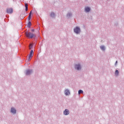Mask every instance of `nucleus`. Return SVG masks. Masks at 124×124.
Instances as JSON below:
<instances>
[{
    "instance_id": "nucleus-4",
    "label": "nucleus",
    "mask_w": 124,
    "mask_h": 124,
    "mask_svg": "<svg viewBox=\"0 0 124 124\" xmlns=\"http://www.w3.org/2000/svg\"><path fill=\"white\" fill-rule=\"evenodd\" d=\"M33 55V50H31L30 52V54L29 56V60H31V58L32 57Z\"/></svg>"
},
{
    "instance_id": "nucleus-9",
    "label": "nucleus",
    "mask_w": 124,
    "mask_h": 124,
    "mask_svg": "<svg viewBox=\"0 0 124 124\" xmlns=\"http://www.w3.org/2000/svg\"><path fill=\"white\" fill-rule=\"evenodd\" d=\"M31 72H32V71L31 70H28L26 71V75H30V74H31Z\"/></svg>"
},
{
    "instance_id": "nucleus-20",
    "label": "nucleus",
    "mask_w": 124,
    "mask_h": 124,
    "mask_svg": "<svg viewBox=\"0 0 124 124\" xmlns=\"http://www.w3.org/2000/svg\"><path fill=\"white\" fill-rule=\"evenodd\" d=\"M31 31H34V29L32 30Z\"/></svg>"
},
{
    "instance_id": "nucleus-14",
    "label": "nucleus",
    "mask_w": 124,
    "mask_h": 124,
    "mask_svg": "<svg viewBox=\"0 0 124 124\" xmlns=\"http://www.w3.org/2000/svg\"><path fill=\"white\" fill-rule=\"evenodd\" d=\"M100 48H101V50H103V51H104V50H105V47H104V46H101Z\"/></svg>"
},
{
    "instance_id": "nucleus-8",
    "label": "nucleus",
    "mask_w": 124,
    "mask_h": 124,
    "mask_svg": "<svg viewBox=\"0 0 124 124\" xmlns=\"http://www.w3.org/2000/svg\"><path fill=\"white\" fill-rule=\"evenodd\" d=\"M65 95H69V94H70V92H69V90H66L65 91Z\"/></svg>"
},
{
    "instance_id": "nucleus-19",
    "label": "nucleus",
    "mask_w": 124,
    "mask_h": 124,
    "mask_svg": "<svg viewBox=\"0 0 124 124\" xmlns=\"http://www.w3.org/2000/svg\"><path fill=\"white\" fill-rule=\"evenodd\" d=\"M70 15H71V14H67V16H70Z\"/></svg>"
},
{
    "instance_id": "nucleus-11",
    "label": "nucleus",
    "mask_w": 124,
    "mask_h": 124,
    "mask_svg": "<svg viewBox=\"0 0 124 124\" xmlns=\"http://www.w3.org/2000/svg\"><path fill=\"white\" fill-rule=\"evenodd\" d=\"M31 12L30 13V15L29 16H28V20H31Z\"/></svg>"
},
{
    "instance_id": "nucleus-15",
    "label": "nucleus",
    "mask_w": 124,
    "mask_h": 124,
    "mask_svg": "<svg viewBox=\"0 0 124 124\" xmlns=\"http://www.w3.org/2000/svg\"><path fill=\"white\" fill-rule=\"evenodd\" d=\"M50 16L51 17H55V13H51V14H50Z\"/></svg>"
},
{
    "instance_id": "nucleus-18",
    "label": "nucleus",
    "mask_w": 124,
    "mask_h": 124,
    "mask_svg": "<svg viewBox=\"0 0 124 124\" xmlns=\"http://www.w3.org/2000/svg\"><path fill=\"white\" fill-rule=\"evenodd\" d=\"M32 48V45H30L29 46V49L30 50H31V49Z\"/></svg>"
},
{
    "instance_id": "nucleus-6",
    "label": "nucleus",
    "mask_w": 124,
    "mask_h": 124,
    "mask_svg": "<svg viewBox=\"0 0 124 124\" xmlns=\"http://www.w3.org/2000/svg\"><path fill=\"white\" fill-rule=\"evenodd\" d=\"M75 68L77 69V70H80V69H81V65H80V64H77L75 65Z\"/></svg>"
},
{
    "instance_id": "nucleus-17",
    "label": "nucleus",
    "mask_w": 124,
    "mask_h": 124,
    "mask_svg": "<svg viewBox=\"0 0 124 124\" xmlns=\"http://www.w3.org/2000/svg\"><path fill=\"white\" fill-rule=\"evenodd\" d=\"M80 93H83V91L81 90H80L78 91V94H80Z\"/></svg>"
},
{
    "instance_id": "nucleus-2",
    "label": "nucleus",
    "mask_w": 124,
    "mask_h": 124,
    "mask_svg": "<svg viewBox=\"0 0 124 124\" xmlns=\"http://www.w3.org/2000/svg\"><path fill=\"white\" fill-rule=\"evenodd\" d=\"M74 31L76 33H80V28H78V27H77L76 28L74 29Z\"/></svg>"
},
{
    "instance_id": "nucleus-16",
    "label": "nucleus",
    "mask_w": 124,
    "mask_h": 124,
    "mask_svg": "<svg viewBox=\"0 0 124 124\" xmlns=\"http://www.w3.org/2000/svg\"><path fill=\"white\" fill-rule=\"evenodd\" d=\"M115 75H119V71L118 70L115 71Z\"/></svg>"
},
{
    "instance_id": "nucleus-10",
    "label": "nucleus",
    "mask_w": 124,
    "mask_h": 124,
    "mask_svg": "<svg viewBox=\"0 0 124 124\" xmlns=\"http://www.w3.org/2000/svg\"><path fill=\"white\" fill-rule=\"evenodd\" d=\"M85 10L86 12H90V11H91V8L87 7L85 8Z\"/></svg>"
},
{
    "instance_id": "nucleus-5",
    "label": "nucleus",
    "mask_w": 124,
    "mask_h": 124,
    "mask_svg": "<svg viewBox=\"0 0 124 124\" xmlns=\"http://www.w3.org/2000/svg\"><path fill=\"white\" fill-rule=\"evenodd\" d=\"M63 114L65 116L68 115L69 114V110L68 109H66L64 111H63Z\"/></svg>"
},
{
    "instance_id": "nucleus-21",
    "label": "nucleus",
    "mask_w": 124,
    "mask_h": 124,
    "mask_svg": "<svg viewBox=\"0 0 124 124\" xmlns=\"http://www.w3.org/2000/svg\"><path fill=\"white\" fill-rule=\"evenodd\" d=\"M118 62V61L116 62V64H117V63Z\"/></svg>"
},
{
    "instance_id": "nucleus-3",
    "label": "nucleus",
    "mask_w": 124,
    "mask_h": 124,
    "mask_svg": "<svg viewBox=\"0 0 124 124\" xmlns=\"http://www.w3.org/2000/svg\"><path fill=\"white\" fill-rule=\"evenodd\" d=\"M7 13L8 14H11V13H13V9L12 8L7 9Z\"/></svg>"
},
{
    "instance_id": "nucleus-7",
    "label": "nucleus",
    "mask_w": 124,
    "mask_h": 124,
    "mask_svg": "<svg viewBox=\"0 0 124 124\" xmlns=\"http://www.w3.org/2000/svg\"><path fill=\"white\" fill-rule=\"evenodd\" d=\"M11 113H13V114H16V109H15V108H12L11 109Z\"/></svg>"
},
{
    "instance_id": "nucleus-1",
    "label": "nucleus",
    "mask_w": 124,
    "mask_h": 124,
    "mask_svg": "<svg viewBox=\"0 0 124 124\" xmlns=\"http://www.w3.org/2000/svg\"><path fill=\"white\" fill-rule=\"evenodd\" d=\"M26 36H27V37H28V38H32V37H34V36H35L33 33L29 32H26Z\"/></svg>"
},
{
    "instance_id": "nucleus-13",
    "label": "nucleus",
    "mask_w": 124,
    "mask_h": 124,
    "mask_svg": "<svg viewBox=\"0 0 124 124\" xmlns=\"http://www.w3.org/2000/svg\"><path fill=\"white\" fill-rule=\"evenodd\" d=\"M31 23L30 21H29L28 24V28H31Z\"/></svg>"
},
{
    "instance_id": "nucleus-12",
    "label": "nucleus",
    "mask_w": 124,
    "mask_h": 124,
    "mask_svg": "<svg viewBox=\"0 0 124 124\" xmlns=\"http://www.w3.org/2000/svg\"><path fill=\"white\" fill-rule=\"evenodd\" d=\"M29 6V5L27 3L25 4V10L26 11H28V7Z\"/></svg>"
}]
</instances>
